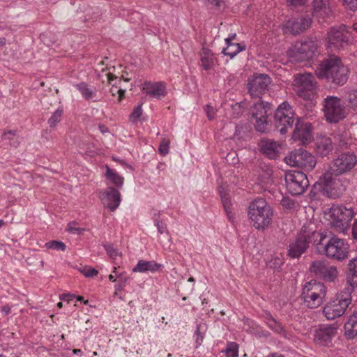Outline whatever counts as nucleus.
Segmentation results:
<instances>
[{
    "label": "nucleus",
    "instance_id": "nucleus-29",
    "mask_svg": "<svg viewBox=\"0 0 357 357\" xmlns=\"http://www.w3.org/2000/svg\"><path fill=\"white\" fill-rule=\"evenodd\" d=\"M161 264L156 263L155 261L139 260L137 265L133 268V272L146 273L156 272L160 267Z\"/></svg>",
    "mask_w": 357,
    "mask_h": 357
},
{
    "label": "nucleus",
    "instance_id": "nucleus-23",
    "mask_svg": "<svg viewBox=\"0 0 357 357\" xmlns=\"http://www.w3.org/2000/svg\"><path fill=\"white\" fill-rule=\"evenodd\" d=\"M102 200L105 206L111 211H114L120 204L121 194L116 188L109 187L104 192Z\"/></svg>",
    "mask_w": 357,
    "mask_h": 357
},
{
    "label": "nucleus",
    "instance_id": "nucleus-27",
    "mask_svg": "<svg viewBox=\"0 0 357 357\" xmlns=\"http://www.w3.org/2000/svg\"><path fill=\"white\" fill-rule=\"evenodd\" d=\"M347 266V282L349 287L345 288V290L352 292L355 288H357V257L349 260Z\"/></svg>",
    "mask_w": 357,
    "mask_h": 357
},
{
    "label": "nucleus",
    "instance_id": "nucleus-38",
    "mask_svg": "<svg viewBox=\"0 0 357 357\" xmlns=\"http://www.w3.org/2000/svg\"><path fill=\"white\" fill-rule=\"evenodd\" d=\"M45 247L48 249L55 250L65 251L66 246L64 243L59 241H50L45 243Z\"/></svg>",
    "mask_w": 357,
    "mask_h": 357
},
{
    "label": "nucleus",
    "instance_id": "nucleus-25",
    "mask_svg": "<svg viewBox=\"0 0 357 357\" xmlns=\"http://www.w3.org/2000/svg\"><path fill=\"white\" fill-rule=\"evenodd\" d=\"M261 153L267 158L275 160L280 156V144L271 139H263L259 143Z\"/></svg>",
    "mask_w": 357,
    "mask_h": 357
},
{
    "label": "nucleus",
    "instance_id": "nucleus-54",
    "mask_svg": "<svg viewBox=\"0 0 357 357\" xmlns=\"http://www.w3.org/2000/svg\"><path fill=\"white\" fill-rule=\"evenodd\" d=\"M344 5L351 10H357V0H343Z\"/></svg>",
    "mask_w": 357,
    "mask_h": 357
},
{
    "label": "nucleus",
    "instance_id": "nucleus-60",
    "mask_svg": "<svg viewBox=\"0 0 357 357\" xmlns=\"http://www.w3.org/2000/svg\"><path fill=\"white\" fill-rule=\"evenodd\" d=\"M1 312L5 313V314H8L10 313V307L8 305H4L1 307Z\"/></svg>",
    "mask_w": 357,
    "mask_h": 357
},
{
    "label": "nucleus",
    "instance_id": "nucleus-55",
    "mask_svg": "<svg viewBox=\"0 0 357 357\" xmlns=\"http://www.w3.org/2000/svg\"><path fill=\"white\" fill-rule=\"evenodd\" d=\"M281 204L286 208H292L295 204L294 201L288 198H283L281 201Z\"/></svg>",
    "mask_w": 357,
    "mask_h": 357
},
{
    "label": "nucleus",
    "instance_id": "nucleus-22",
    "mask_svg": "<svg viewBox=\"0 0 357 357\" xmlns=\"http://www.w3.org/2000/svg\"><path fill=\"white\" fill-rule=\"evenodd\" d=\"M312 15L319 21L325 20L332 14L329 0H313L312 1Z\"/></svg>",
    "mask_w": 357,
    "mask_h": 357
},
{
    "label": "nucleus",
    "instance_id": "nucleus-51",
    "mask_svg": "<svg viewBox=\"0 0 357 357\" xmlns=\"http://www.w3.org/2000/svg\"><path fill=\"white\" fill-rule=\"evenodd\" d=\"M155 225L157 227L158 231L160 234H162L165 232L168 233L167 229V226L165 222L162 220H160L158 218L155 219Z\"/></svg>",
    "mask_w": 357,
    "mask_h": 357
},
{
    "label": "nucleus",
    "instance_id": "nucleus-59",
    "mask_svg": "<svg viewBox=\"0 0 357 357\" xmlns=\"http://www.w3.org/2000/svg\"><path fill=\"white\" fill-rule=\"evenodd\" d=\"M16 134V131L15 130H8V131H4L3 132V137L5 138V139H10L9 137H8V135H11L13 136L15 135Z\"/></svg>",
    "mask_w": 357,
    "mask_h": 357
},
{
    "label": "nucleus",
    "instance_id": "nucleus-24",
    "mask_svg": "<svg viewBox=\"0 0 357 357\" xmlns=\"http://www.w3.org/2000/svg\"><path fill=\"white\" fill-rule=\"evenodd\" d=\"M292 138L303 144L309 143L312 138L311 125L308 123H299V121H297Z\"/></svg>",
    "mask_w": 357,
    "mask_h": 357
},
{
    "label": "nucleus",
    "instance_id": "nucleus-49",
    "mask_svg": "<svg viewBox=\"0 0 357 357\" xmlns=\"http://www.w3.org/2000/svg\"><path fill=\"white\" fill-rule=\"evenodd\" d=\"M310 0H287L288 6L293 8H299L308 3Z\"/></svg>",
    "mask_w": 357,
    "mask_h": 357
},
{
    "label": "nucleus",
    "instance_id": "nucleus-37",
    "mask_svg": "<svg viewBox=\"0 0 357 357\" xmlns=\"http://www.w3.org/2000/svg\"><path fill=\"white\" fill-rule=\"evenodd\" d=\"M63 115V109L58 108L48 119V123L51 128H54L57 123L61 121Z\"/></svg>",
    "mask_w": 357,
    "mask_h": 357
},
{
    "label": "nucleus",
    "instance_id": "nucleus-44",
    "mask_svg": "<svg viewBox=\"0 0 357 357\" xmlns=\"http://www.w3.org/2000/svg\"><path fill=\"white\" fill-rule=\"evenodd\" d=\"M104 248L107 255L112 259H116V257L120 255L119 250L114 248L112 245H104Z\"/></svg>",
    "mask_w": 357,
    "mask_h": 357
},
{
    "label": "nucleus",
    "instance_id": "nucleus-7",
    "mask_svg": "<svg viewBox=\"0 0 357 357\" xmlns=\"http://www.w3.org/2000/svg\"><path fill=\"white\" fill-rule=\"evenodd\" d=\"M322 241L323 237L319 234V232L306 233L301 231L298 234L296 239L289 243L287 255L291 259H298L307 251L311 243L316 245L317 241L321 243Z\"/></svg>",
    "mask_w": 357,
    "mask_h": 357
},
{
    "label": "nucleus",
    "instance_id": "nucleus-40",
    "mask_svg": "<svg viewBox=\"0 0 357 357\" xmlns=\"http://www.w3.org/2000/svg\"><path fill=\"white\" fill-rule=\"evenodd\" d=\"M347 100L351 107H357V90L349 91L347 94Z\"/></svg>",
    "mask_w": 357,
    "mask_h": 357
},
{
    "label": "nucleus",
    "instance_id": "nucleus-20",
    "mask_svg": "<svg viewBox=\"0 0 357 357\" xmlns=\"http://www.w3.org/2000/svg\"><path fill=\"white\" fill-rule=\"evenodd\" d=\"M312 24L311 17L306 15H300L289 20L285 25L287 31L296 35L307 29Z\"/></svg>",
    "mask_w": 357,
    "mask_h": 357
},
{
    "label": "nucleus",
    "instance_id": "nucleus-61",
    "mask_svg": "<svg viewBox=\"0 0 357 357\" xmlns=\"http://www.w3.org/2000/svg\"><path fill=\"white\" fill-rule=\"evenodd\" d=\"M68 229L70 232L73 233V234H75L77 231H78L79 230V228L73 227L71 224H69Z\"/></svg>",
    "mask_w": 357,
    "mask_h": 357
},
{
    "label": "nucleus",
    "instance_id": "nucleus-35",
    "mask_svg": "<svg viewBox=\"0 0 357 357\" xmlns=\"http://www.w3.org/2000/svg\"><path fill=\"white\" fill-rule=\"evenodd\" d=\"M245 46L244 45H241L240 43H232V45H229V47L222 49V52L225 55H227L230 56V58L234 57L238 53L240 52L245 50Z\"/></svg>",
    "mask_w": 357,
    "mask_h": 357
},
{
    "label": "nucleus",
    "instance_id": "nucleus-58",
    "mask_svg": "<svg viewBox=\"0 0 357 357\" xmlns=\"http://www.w3.org/2000/svg\"><path fill=\"white\" fill-rule=\"evenodd\" d=\"M352 237L357 242V218L355 219L354 222L352 225Z\"/></svg>",
    "mask_w": 357,
    "mask_h": 357
},
{
    "label": "nucleus",
    "instance_id": "nucleus-64",
    "mask_svg": "<svg viewBox=\"0 0 357 357\" xmlns=\"http://www.w3.org/2000/svg\"><path fill=\"white\" fill-rule=\"evenodd\" d=\"M266 357H284V356L278 353H271Z\"/></svg>",
    "mask_w": 357,
    "mask_h": 357
},
{
    "label": "nucleus",
    "instance_id": "nucleus-34",
    "mask_svg": "<svg viewBox=\"0 0 357 357\" xmlns=\"http://www.w3.org/2000/svg\"><path fill=\"white\" fill-rule=\"evenodd\" d=\"M75 87L86 100H89L96 96V89L89 87L84 82L76 84Z\"/></svg>",
    "mask_w": 357,
    "mask_h": 357
},
{
    "label": "nucleus",
    "instance_id": "nucleus-41",
    "mask_svg": "<svg viewBox=\"0 0 357 357\" xmlns=\"http://www.w3.org/2000/svg\"><path fill=\"white\" fill-rule=\"evenodd\" d=\"M220 194L222 198V202L224 206V208L225 210L226 213H228V210L230 209V199L229 197L226 192L223 190V189L220 190Z\"/></svg>",
    "mask_w": 357,
    "mask_h": 357
},
{
    "label": "nucleus",
    "instance_id": "nucleus-14",
    "mask_svg": "<svg viewBox=\"0 0 357 357\" xmlns=\"http://www.w3.org/2000/svg\"><path fill=\"white\" fill-rule=\"evenodd\" d=\"M317 48L318 45L315 41H298L289 50L288 55L298 62L309 61L316 56Z\"/></svg>",
    "mask_w": 357,
    "mask_h": 357
},
{
    "label": "nucleus",
    "instance_id": "nucleus-42",
    "mask_svg": "<svg viewBox=\"0 0 357 357\" xmlns=\"http://www.w3.org/2000/svg\"><path fill=\"white\" fill-rule=\"evenodd\" d=\"M263 173L261 174L264 182L268 181L272 176L273 169L270 166L265 165L261 167Z\"/></svg>",
    "mask_w": 357,
    "mask_h": 357
},
{
    "label": "nucleus",
    "instance_id": "nucleus-26",
    "mask_svg": "<svg viewBox=\"0 0 357 357\" xmlns=\"http://www.w3.org/2000/svg\"><path fill=\"white\" fill-rule=\"evenodd\" d=\"M142 90L149 96L160 99L166 95V88L163 82H145Z\"/></svg>",
    "mask_w": 357,
    "mask_h": 357
},
{
    "label": "nucleus",
    "instance_id": "nucleus-4",
    "mask_svg": "<svg viewBox=\"0 0 357 357\" xmlns=\"http://www.w3.org/2000/svg\"><path fill=\"white\" fill-rule=\"evenodd\" d=\"M355 209L344 205H333L326 213V218L331 228L339 233L346 234L351 221L355 216Z\"/></svg>",
    "mask_w": 357,
    "mask_h": 357
},
{
    "label": "nucleus",
    "instance_id": "nucleus-3",
    "mask_svg": "<svg viewBox=\"0 0 357 357\" xmlns=\"http://www.w3.org/2000/svg\"><path fill=\"white\" fill-rule=\"evenodd\" d=\"M319 234L323 237V241L321 243L317 241L316 246L320 253L340 262L348 258L349 245L344 239L336 236L328 238L326 232H319Z\"/></svg>",
    "mask_w": 357,
    "mask_h": 357
},
{
    "label": "nucleus",
    "instance_id": "nucleus-31",
    "mask_svg": "<svg viewBox=\"0 0 357 357\" xmlns=\"http://www.w3.org/2000/svg\"><path fill=\"white\" fill-rule=\"evenodd\" d=\"M344 334L349 339L357 335V311L353 312L347 322L345 323Z\"/></svg>",
    "mask_w": 357,
    "mask_h": 357
},
{
    "label": "nucleus",
    "instance_id": "nucleus-6",
    "mask_svg": "<svg viewBox=\"0 0 357 357\" xmlns=\"http://www.w3.org/2000/svg\"><path fill=\"white\" fill-rule=\"evenodd\" d=\"M354 43V37L344 25L331 27L327 32L326 47L331 51L346 50Z\"/></svg>",
    "mask_w": 357,
    "mask_h": 357
},
{
    "label": "nucleus",
    "instance_id": "nucleus-57",
    "mask_svg": "<svg viewBox=\"0 0 357 357\" xmlns=\"http://www.w3.org/2000/svg\"><path fill=\"white\" fill-rule=\"evenodd\" d=\"M205 112L209 120H212L214 119L215 112V109L211 106L206 105L205 107Z\"/></svg>",
    "mask_w": 357,
    "mask_h": 357
},
{
    "label": "nucleus",
    "instance_id": "nucleus-10",
    "mask_svg": "<svg viewBox=\"0 0 357 357\" xmlns=\"http://www.w3.org/2000/svg\"><path fill=\"white\" fill-rule=\"evenodd\" d=\"M295 121V112L293 107L287 102L280 104L275 114V126L281 135H285L291 129Z\"/></svg>",
    "mask_w": 357,
    "mask_h": 357
},
{
    "label": "nucleus",
    "instance_id": "nucleus-36",
    "mask_svg": "<svg viewBox=\"0 0 357 357\" xmlns=\"http://www.w3.org/2000/svg\"><path fill=\"white\" fill-rule=\"evenodd\" d=\"M225 353L227 357H238V345L234 342L227 343Z\"/></svg>",
    "mask_w": 357,
    "mask_h": 357
},
{
    "label": "nucleus",
    "instance_id": "nucleus-19",
    "mask_svg": "<svg viewBox=\"0 0 357 357\" xmlns=\"http://www.w3.org/2000/svg\"><path fill=\"white\" fill-rule=\"evenodd\" d=\"M271 78L265 74H258L250 77L248 83V93L252 98L260 96L268 89Z\"/></svg>",
    "mask_w": 357,
    "mask_h": 357
},
{
    "label": "nucleus",
    "instance_id": "nucleus-56",
    "mask_svg": "<svg viewBox=\"0 0 357 357\" xmlns=\"http://www.w3.org/2000/svg\"><path fill=\"white\" fill-rule=\"evenodd\" d=\"M188 282H190L191 284H186L187 287H186L185 294H192V292L193 291V289H194L195 279L192 277H190L188 279Z\"/></svg>",
    "mask_w": 357,
    "mask_h": 357
},
{
    "label": "nucleus",
    "instance_id": "nucleus-39",
    "mask_svg": "<svg viewBox=\"0 0 357 357\" xmlns=\"http://www.w3.org/2000/svg\"><path fill=\"white\" fill-rule=\"evenodd\" d=\"M142 114V105H137L135 107L132 112L130 115V121L135 123L141 117Z\"/></svg>",
    "mask_w": 357,
    "mask_h": 357
},
{
    "label": "nucleus",
    "instance_id": "nucleus-2",
    "mask_svg": "<svg viewBox=\"0 0 357 357\" xmlns=\"http://www.w3.org/2000/svg\"><path fill=\"white\" fill-rule=\"evenodd\" d=\"M248 216L252 227L257 230H264L272 222L273 211L264 199L258 198L249 204Z\"/></svg>",
    "mask_w": 357,
    "mask_h": 357
},
{
    "label": "nucleus",
    "instance_id": "nucleus-12",
    "mask_svg": "<svg viewBox=\"0 0 357 357\" xmlns=\"http://www.w3.org/2000/svg\"><path fill=\"white\" fill-rule=\"evenodd\" d=\"M319 183L323 185V190L328 193V196L334 199L340 197L345 192L348 184L347 180L342 181L330 171L326 172L320 177Z\"/></svg>",
    "mask_w": 357,
    "mask_h": 357
},
{
    "label": "nucleus",
    "instance_id": "nucleus-52",
    "mask_svg": "<svg viewBox=\"0 0 357 357\" xmlns=\"http://www.w3.org/2000/svg\"><path fill=\"white\" fill-rule=\"evenodd\" d=\"M208 5H211L212 8L215 9H221L224 7L223 0H206Z\"/></svg>",
    "mask_w": 357,
    "mask_h": 357
},
{
    "label": "nucleus",
    "instance_id": "nucleus-9",
    "mask_svg": "<svg viewBox=\"0 0 357 357\" xmlns=\"http://www.w3.org/2000/svg\"><path fill=\"white\" fill-rule=\"evenodd\" d=\"M293 86L296 94L305 100H312L317 93V82L310 73L296 75Z\"/></svg>",
    "mask_w": 357,
    "mask_h": 357
},
{
    "label": "nucleus",
    "instance_id": "nucleus-15",
    "mask_svg": "<svg viewBox=\"0 0 357 357\" xmlns=\"http://www.w3.org/2000/svg\"><path fill=\"white\" fill-rule=\"evenodd\" d=\"M309 271L317 278L327 282H335L340 274V271L335 266L331 265L323 259L313 261L310 266Z\"/></svg>",
    "mask_w": 357,
    "mask_h": 357
},
{
    "label": "nucleus",
    "instance_id": "nucleus-47",
    "mask_svg": "<svg viewBox=\"0 0 357 357\" xmlns=\"http://www.w3.org/2000/svg\"><path fill=\"white\" fill-rule=\"evenodd\" d=\"M79 271L86 277H94L98 273L96 269L86 266L79 268Z\"/></svg>",
    "mask_w": 357,
    "mask_h": 357
},
{
    "label": "nucleus",
    "instance_id": "nucleus-53",
    "mask_svg": "<svg viewBox=\"0 0 357 357\" xmlns=\"http://www.w3.org/2000/svg\"><path fill=\"white\" fill-rule=\"evenodd\" d=\"M232 109L234 110L232 116L233 118H238L243 113V109L240 103H236L232 106Z\"/></svg>",
    "mask_w": 357,
    "mask_h": 357
},
{
    "label": "nucleus",
    "instance_id": "nucleus-63",
    "mask_svg": "<svg viewBox=\"0 0 357 357\" xmlns=\"http://www.w3.org/2000/svg\"><path fill=\"white\" fill-rule=\"evenodd\" d=\"M109 70H110V68H109ZM107 79H108V82L109 83H111V82L116 78V77L115 75H114L110 71L107 74Z\"/></svg>",
    "mask_w": 357,
    "mask_h": 357
},
{
    "label": "nucleus",
    "instance_id": "nucleus-50",
    "mask_svg": "<svg viewBox=\"0 0 357 357\" xmlns=\"http://www.w3.org/2000/svg\"><path fill=\"white\" fill-rule=\"evenodd\" d=\"M201 328H202V326L198 325L197 326V329L195 333V342L197 344V347L201 345V344L203 342L204 337L203 333H201Z\"/></svg>",
    "mask_w": 357,
    "mask_h": 357
},
{
    "label": "nucleus",
    "instance_id": "nucleus-16",
    "mask_svg": "<svg viewBox=\"0 0 357 357\" xmlns=\"http://www.w3.org/2000/svg\"><path fill=\"white\" fill-rule=\"evenodd\" d=\"M284 160L287 165L303 169L305 171L312 170L317 164L315 157L302 149L291 152L285 157Z\"/></svg>",
    "mask_w": 357,
    "mask_h": 357
},
{
    "label": "nucleus",
    "instance_id": "nucleus-1",
    "mask_svg": "<svg viewBox=\"0 0 357 357\" xmlns=\"http://www.w3.org/2000/svg\"><path fill=\"white\" fill-rule=\"evenodd\" d=\"M315 73L319 78L325 79L337 86H342L347 82L349 69L340 57L333 56L324 59L318 65Z\"/></svg>",
    "mask_w": 357,
    "mask_h": 357
},
{
    "label": "nucleus",
    "instance_id": "nucleus-17",
    "mask_svg": "<svg viewBox=\"0 0 357 357\" xmlns=\"http://www.w3.org/2000/svg\"><path fill=\"white\" fill-rule=\"evenodd\" d=\"M284 179L287 189L292 195H302L310 185L306 174L300 171L286 172Z\"/></svg>",
    "mask_w": 357,
    "mask_h": 357
},
{
    "label": "nucleus",
    "instance_id": "nucleus-28",
    "mask_svg": "<svg viewBox=\"0 0 357 357\" xmlns=\"http://www.w3.org/2000/svg\"><path fill=\"white\" fill-rule=\"evenodd\" d=\"M333 149V142L330 137L324 136L317 139L315 144V151L317 154L324 157L328 155Z\"/></svg>",
    "mask_w": 357,
    "mask_h": 357
},
{
    "label": "nucleus",
    "instance_id": "nucleus-5",
    "mask_svg": "<svg viewBox=\"0 0 357 357\" xmlns=\"http://www.w3.org/2000/svg\"><path fill=\"white\" fill-rule=\"evenodd\" d=\"M321 106L324 116L329 123H337L348 114L345 102L337 96H327L322 100Z\"/></svg>",
    "mask_w": 357,
    "mask_h": 357
},
{
    "label": "nucleus",
    "instance_id": "nucleus-62",
    "mask_svg": "<svg viewBox=\"0 0 357 357\" xmlns=\"http://www.w3.org/2000/svg\"><path fill=\"white\" fill-rule=\"evenodd\" d=\"M73 296L71 295V294H62L61 296H60V298L61 300H66V301H70L71 299V298H73Z\"/></svg>",
    "mask_w": 357,
    "mask_h": 357
},
{
    "label": "nucleus",
    "instance_id": "nucleus-43",
    "mask_svg": "<svg viewBox=\"0 0 357 357\" xmlns=\"http://www.w3.org/2000/svg\"><path fill=\"white\" fill-rule=\"evenodd\" d=\"M283 264V259L280 257H275L269 261L268 266L274 270H278Z\"/></svg>",
    "mask_w": 357,
    "mask_h": 357
},
{
    "label": "nucleus",
    "instance_id": "nucleus-46",
    "mask_svg": "<svg viewBox=\"0 0 357 357\" xmlns=\"http://www.w3.org/2000/svg\"><path fill=\"white\" fill-rule=\"evenodd\" d=\"M169 149V142L167 139H163L160 144L158 148V152L162 155H165L168 153Z\"/></svg>",
    "mask_w": 357,
    "mask_h": 357
},
{
    "label": "nucleus",
    "instance_id": "nucleus-8",
    "mask_svg": "<svg viewBox=\"0 0 357 357\" xmlns=\"http://www.w3.org/2000/svg\"><path fill=\"white\" fill-rule=\"evenodd\" d=\"M326 296V287L324 283L316 280L306 282L301 294V299L305 306L314 309L319 307Z\"/></svg>",
    "mask_w": 357,
    "mask_h": 357
},
{
    "label": "nucleus",
    "instance_id": "nucleus-18",
    "mask_svg": "<svg viewBox=\"0 0 357 357\" xmlns=\"http://www.w3.org/2000/svg\"><path fill=\"white\" fill-rule=\"evenodd\" d=\"M357 165V156L352 152H344L339 154L333 160L328 171L335 176L350 172Z\"/></svg>",
    "mask_w": 357,
    "mask_h": 357
},
{
    "label": "nucleus",
    "instance_id": "nucleus-32",
    "mask_svg": "<svg viewBox=\"0 0 357 357\" xmlns=\"http://www.w3.org/2000/svg\"><path fill=\"white\" fill-rule=\"evenodd\" d=\"M105 176L112 184L117 188H121L123 185L124 178L120 176L115 170L107 166Z\"/></svg>",
    "mask_w": 357,
    "mask_h": 357
},
{
    "label": "nucleus",
    "instance_id": "nucleus-11",
    "mask_svg": "<svg viewBox=\"0 0 357 357\" xmlns=\"http://www.w3.org/2000/svg\"><path fill=\"white\" fill-rule=\"evenodd\" d=\"M351 292L345 290L342 292L337 298L326 305L323 312L328 320L335 319L337 317L343 315L351 302Z\"/></svg>",
    "mask_w": 357,
    "mask_h": 357
},
{
    "label": "nucleus",
    "instance_id": "nucleus-33",
    "mask_svg": "<svg viewBox=\"0 0 357 357\" xmlns=\"http://www.w3.org/2000/svg\"><path fill=\"white\" fill-rule=\"evenodd\" d=\"M266 323L268 327L275 333L283 335L285 334L284 326L279 322H278L271 314H268L266 317Z\"/></svg>",
    "mask_w": 357,
    "mask_h": 357
},
{
    "label": "nucleus",
    "instance_id": "nucleus-30",
    "mask_svg": "<svg viewBox=\"0 0 357 357\" xmlns=\"http://www.w3.org/2000/svg\"><path fill=\"white\" fill-rule=\"evenodd\" d=\"M199 56L202 67L206 70H211L215 62L214 54L211 50L203 47L199 52Z\"/></svg>",
    "mask_w": 357,
    "mask_h": 357
},
{
    "label": "nucleus",
    "instance_id": "nucleus-48",
    "mask_svg": "<svg viewBox=\"0 0 357 357\" xmlns=\"http://www.w3.org/2000/svg\"><path fill=\"white\" fill-rule=\"evenodd\" d=\"M117 278L119 279V281L115 285V289H116V291H117V290L121 291L125 288L126 283H127L128 280H129V278L128 277L123 278L122 274L117 275Z\"/></svg>",
    "mask_w": 357,
    "mask_h": 357
},
{
    "label": "nucleus",
    "instance_id": "nucleus-21",
    "mask_svg": "<svg viewBox=\"0 0 357 357\" xmlns=\"http://www.w3.org/2000/svg\"><path fill=\"white\" fill-rule=\"evenodd\" d=\"M337 328L335 325L321 326L315 330L314 341L321 346H326L331 342L337 334Z\"/></svg>",
    "mask_w": 357,
    "mask_h": 357
},
{
    "label": "nucleus",
    "instance_id": "nucleus-45",
    "mask_svg": "<svg viewBox=\"0 0 357 357\" xmlns=\"http://www.w3.org/2000/svg\"><path fill=\"white\" fill-rule=\"evenodd\" d=\"M110 93L113 96L118 95V101L121 102L124 97L125 90L121 89L116 86L112 85V88L110 89Z\"/></svg>",
    "mask_w": 357,
    "mask_h": 357
},
{
    "label": "nucleus",
    "instance_id": "nucleus-13",
    "mask_svg": "<svg viewBox=\"0 0 357 357\" xmlns=\"http://www.w3.org/2000/svg\"><path fill=\"white\" fill-rule=\"evenodd\" d=\"M271 110V104L265 102L261 100L254 103L251 107V121L257 131L264 132L267 130V119Z\"/></svg>",
    "mask_w": 357,
    "mask_h": 357
}]
</instances>
